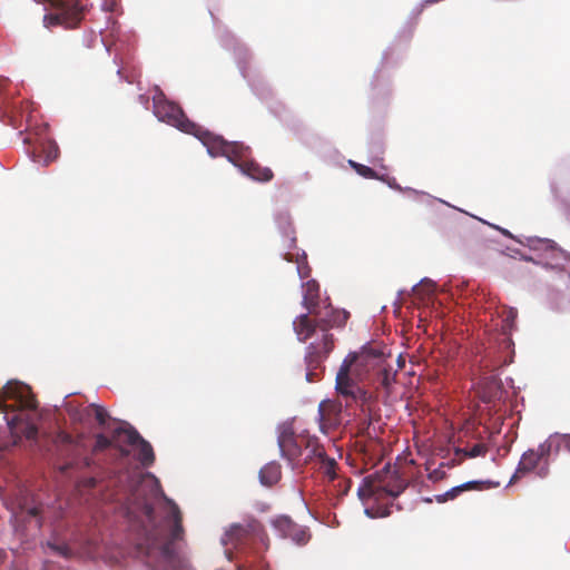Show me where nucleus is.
Wrapping results in <instances>:
<instances>
[{"mask_svg": "<svg viewBox=\"0 0 570 570\" xmlns=\"http://www.w3.org/2000/svg\"><path fill=\"white\" fill-rule=\"evenodd\" d=\"M128 509L138 511L144 520L132 524L136 530L135 548L138 557L159 570H191L188 557L179 550L177 542L183 540V517L178 505L169 499L167 515L156 521L153 504L142 497V487L135 483L126 494Z\"/></svg>", "mask_w": 570, "mask_h": 570, "instance_id": "f257e3e1", "label": "nucleus"}, {"mask_svg": "<svg viewBox=\"0 0 570 570\" xmlns=\"http://www.w3.org/2000/svg\"><path fill=\"white\" fill-rule=\"evenodd\" d=\"M390 350L381 342H370L358 351L350 352L343 360L335 380V389L340 396L346 400V405L356 403L361 406L365 419L361 431L371 434V404L375 391L384 389L390 393L395 382L396 371L393 370Z\"/></svg>", "mask_w": 570, "mask_h": 570, "instance_id": "f03ea898", "label": "nucleus"}, {"mask_svg": "<svg viewBox=\"0 0 570 570\" xmlns=\"http://www.w3.org/2000/svg\"><path fill=\"white\" fill-rule=\"evenodd\" d=\"M38 407L30 387L18 381L8 382L0 392V414L13 436L33 440L38 429L33 423V412Z\"/></svg>", "mask_w": 570, "mask_h": 570, "instance_id": "7ed1b4c3", "label": "nucleus"}, {"mask_svg": "<svg viewBox=\"0 0 570 570\" xmlns=\"http://www.w3.org/2000/svg\"><path fill=\"white\" fill-rule=\"evenodd\" d=\"M348 318L345 311L335 309L331 304H324L307 314H302L293 322L295 334L301 342H306L320 331L330 332L332 328L342 327Z\"/></svg>", "mask_w": 570, "mask_h": 570, "instance_id": "20e7f679", "label": "nucleus"}, {"mask_svg": "<svg viewBox=\"0 0 570 570\" xmlns=\"http://www.w3.org/2000/svg\"><path fill=\"white\" fill-rule=\"evenodd\" d=\"M407 487V481L402 478L397 470L385 468L382 471L363 479L357 489V495L362 501L372 498L382 500L385 498L399 497Z\"/></svg>", "mask_w": 570, "mask_h": 570, "instance_id": "39448f33", "label": "nucleus"}, {"mask_svg": "<svg viewBox=\"0 0 570 570\" xmlns=\"http://www.w3.org/2000/svg\"><path fill=\"white\" fill-rule=\"evenodd\" d=\"M52 12L43 16L47 28L62 26L76 28L85 17L86 4L82 0H52Z\"/></svg>", "mask_w": 570, "mask_h": 570, "instance_id": "423d86ee", "label": "nucleus"}, {"mask_svg": "<svg viewBox=\"0 0 570 570\" xmlns=\"http://www.w3.org/2000/svg\"><path fill=\"white\" fill-rule=\"evenodd\" d=\"M154 114L159 120L184 132L197 135L199 131V126L186 117L179 105L167 100L163 92L154 97Z\"/></svg>", "mask_w": 570, "mask_h": 570, "instance_id": "0eeeda50", "label": "nucleus"}, {"mask_svg": "<svg viewBox=\"0 0 570 570\" xmlns=\"http://www.w3.org/2000/svg\"><path fill=\"white\" fill-rule=\"evenodd\" d=\"M306 347L305 362L308 368H317L331 354L335 340L331 332L317 328Z\"/></svg>", "mask_w": 570, "mask_h": 570, "instance_id": "6e6552de", "label": "nucleus"}, {"mask_svg": "<svg viewBox=\"0 0 570 570\" xmlns=\"http://www.w3.org/2000/svg\"><path fill=\"white\" fill-rule=\"evenodd\" d=\"M196 136L199 137L204 146H206L210 156H224L232 164L235 159H238L237 155L244 150L243 144L236 141H227L220 136L213 135L208 131H203L200 127Z\"/></svg>", "mask_w": 570, "mask_h": 570, "instance_id": "1a4fd4ad", "label": "nucleus"}, {"mask_svg": "<svg viewBox=\"0 0 570 570\" xmlns=\"http://www.w3.org/2000/svg\"><path fill=\"white\" fill-rule=\"evenodd\" d=\"M306 434H295L291 426H283L278 434V446L284 458L295 461L303 454Z\"/></svg>", "mask_w": 570, "mask_h": 570, "instance_id": "9d476101", "label": "nucleus"}, {"mask_svg": "<svg viewBox=\"0 0 570 570\" xmlns=\"http://www.w3.org/2000/svg\"><path fill=\"white\" fill-rule=\"evenodd\" d=\"M272 524L282 538L291 539L299 546L306 544L311 539L308 529L295 523L287 515H279L275 518Z\"/></svg>", "mask_w": 570, "mask_h": 570, "instance_id": "9b49d317", "label": "nucleus"}, {"mask_svg": "<svg viewBox=\"0 0 570 570\" xmlns=\"http://www.w3.org/2000/svg\"><path fill=\"white\" fill-rule=\"evenodd\" d=\"M233 164L240 169L243 174L257 181H269L273 178V171L268 167H262L250 157V149L244 146L243 153L237 155Z\"/></svg>", "mask_w": 570, "mask_h": 570, "instance_id": "f8f14e48", "label": "nucleus"}, {"mask_svg": "<svg viewBox=\"0 0 570 570\" xmlns=\"http://www.w3.org/2000/svg\"><path fill=\"white\" fill-rule=\"evenodd\" d=\"M342 404L338 401L325 400L318 405L321 430L327 432L341 424Z\"/></svg>", "mask_w": 570, "mask_h": 570, "instance_id": "ddd939ff", "label": "nucleus"}, {"mask_svg": "<svg viewBox=\"0 0 570 570\" xmlns=\"http://www.w3.org/2000/svg\"><path fill=\"white\" fill-rule=\"evenodd\" d=\"M262 531L261 523L252 519L246 524H233L225 532L223 542L225 544H232L234 547H238L242 544L249 535L256 534Z\"/></svg>", "mask_w": 570, "mask_h": 570, "instance_id": "4468645a", "label": "nucleus"}, {"mask_svg": "<svg viewBox=\"0 0 570 570\" xmlns=\"http://www.w3.org/2000/svg\"><path fill=\"white\" fill-rule=\"evenodd\" d=\"M478 395L484 403L501 401L504 395L501 380L495 375L483 377L478 384Z\"/></svg>", "mask_w": 570, "mask_h": 570, "instance_id": "2eb2a0df", "label": "nucleus"}, {"mask_svg": "<svg viewBox=\"0 0 570 570\" xmlns=\"http://www.w3.org/2000/svg\"><path fill=\"white\" fill-rule=\"evenodd\" d=\"M59 156V148L57 144L51 139H43L33 146L30 151L32 161L42 164L43 166L49 165L56 160Z\"/></svg>", "mask_w": 570, "mask_h": 570, "instance_id": "dca6fc26", "label": "nucleus"}, {"mask_svg": "<svg viewBox=\"0 0 570 570\" xmlns=\"http://www.w3.org/2000/svg\"><path fill=\"white\" fill-rule=\"evenodd\" d=\"M492 485H493V483L490 481H469V482H465L463 484H460V485H456V487L450 489L442 495H438L436 500H438V502L443 503L448 500H453V499L458 498L460 494H462L465 491H472V490L481 491L484 489H489Z\"/></svg>", "mask_w": 570, "mask_h": 570, "instance_id": "f3484780", "label": "nucleus"}, {"mask_svg": "<svg viewBox=\"0 0 570 570\" xmlns=\"http://www.w3.org/2000/svg\"><path fill=\"white\" fill-rule=\"evenodd\" d=\"M115 444H128L135 446L141 435L131 425H120L112 430Z\"/></svg>", "mask_w": 570, "mask_h": 570, "instance_id": "a211bd4d", "label": "nucleus"}, {"mask_svg": "<svg viewBox=\"0 0 570 570\" xmlns=\"http://www.w3.org/2000/svg\"><path fill=\"white\" fill-rule=\"evenodd\" d=\"M304 295L303 305L311 313L316 307L321 306L320 303V285L316 281H307L303 284Z\"/></svg>", "mask_w": 570, "mask_h": 570, "instance_id": "6ab92c4d", "label": "nucleus"}, {"mask_svg": "<svg viewBox=\"0 0 570 570\" xmlns=\"http://www.w3.org/2000/svg\"><path fill=\"white\" fill-rule=\"evenodd\" d=\"M540 461L541 460L539 459L534 450L531 449L525 451L522 454L521 460L519 461L518 468L511 479V482L533 471L538 466Z\"/></svg>", "mask_w": 570, "mask_h": 570, "instance_id": "aec40b11", "label": "nucleus"}, {"mask_svg": "<svg viewBox=\"0 0 570 570\" xmlns=\"http://www.w3.org/2000/svg\"><path fill=\"white\" fill-rule=\"evenodd\" d=\"M281 465L276 462H271L264 465L259 471V480L262 484L272 487L276 484L281 479Z\"/></svg>", "mask_w": 570, "mask_h": 570, "instance_id": "412c9836", "label": "nucleus"}, {"mask_svg": "<svg viewBox=\"0 0 570 570\" xmlns=\"http://www.w3.org/2000/svg\"><path fill=\"white\" fill-rule=\"evenodd\" d=\"M137 448V459L142 466L148 468L155 462V453L149 442L141 438L135 445Z\"/></svg>", "mask_w": 570, "mask_h": 570, "instance_id": "4be33fe9", "label": "nucleus"}, {"mask_svg": "<svg viewBox=\"0 0 570 570\" xmlns=\"http://www.w3.org/2000/svg\"><path fill=\"white\" fill-rule=\"evenodd\" d=\"M304 449L307 451V455L305 458V461L312 460V459H318V452L322 454H325L324 446L318 442V439L316 436H312L309 434L305 435V442H304Z\"/></svg>", "mask_w": 570, "mask_h": 570, "instance_id": "5701e85b", "label": "nucleus"}, {"mask_svg": "<svg viewBox=\"0 0 570 570\" xmlns=\"http://www.w3.org/2000/svg\"><path fill=\"white\" fill-rule=\"evenodd\" d=\"M318 463H320V469L321 471L331 480L333 481L334 479H336L337 474H336V468H337V462L335 461V459L333 458H330L326 453L325 454H322L321 452H318V459H317Z\"/></svg>", "mask_w": 570, "mask_h": 570, "instance_id": "b1692460", "label": "nucleus"}, {"mask_svg": "<svg viewBox=\"0 0 570 570\" xmlns=\"http://www.w3.org/2000/svg\"><path fill=\"white\" fill-rule=\"evenodd\" d=\"M489 448L483 443H476L471 449H456L455 455L459 458V463L466 458L484 456Z\"/></svg>", "mask_w": 570, "mask_h": 570, "instance_id": "393cba45", "label": "nucleus"}, {"mask_svg": "<svg viewBox=\"0 0 570 570\" xmlns=\"http://www.w3.org/2000/svg\"><path fill=\"white\" fill-rule=\"evenodd\" d=\"M86 413H87V415L92 414L101 428H105L107 424V421L109 420V414L106 411V409L104 406H100L97 404H90L86 409Z\"/></svg>", "mask_w": 570, "mask_h": 570, "instance_id": "a878e982", "label": "nucleus"}, {"mask_svg": "<svg viewBox=\"0 0 570 570\" xmlns=\"http://www.w3.org/2000/svg\"><path fill=\"white\" fill-rule=\"evenodd\" d=\"M351 166L355 169V171L361 175L362 177L364 178H367V179H381V180H384V178L380 177L374 169H372L371 167L368 166H365V165H362V164H358V163H355V161H350Z\"/></svg>", "mask_w": 570, "mask_h": 570, "instance_id": "bb28decb", "label": "nucleus"}, {"mask_svg": "<svg viewBox=\"0 0 570 570\" xmlns=\"http://www.w3.org/2000/svg\"><path fill=\"white\" fill-rule=\"evenodd\" d=\"M112 444H115L112 435L110 438H108L101 433L96 435V441H95V450L96 451L106 450L109 446H111Z\"/></svg>", "mask_w": 570, "mask_h": 570, "instance_id": "cd10ccee", "label": "nucleus"}, {"mask_svg": "<svg viewBox=\"0 0 570 570\" xmlns=\"http://www.w3.org/2000/svg\"><path fill=\"white\" fill-rule=\"evenodd\" d=\"M553 449V441L551 439L546 440L534 450L540 460L547 459Z\"/></svg>", "mask_w": 570, "mask_h": 570, "instance_id": "c85d7f7f", "label": "nucleus"}, {"mask_svg": "<svg viewBox=\"0 0 570 570\" xmlns=\"http://www.w3.org/2000/svg\"><path fill=\"white\" fill-rule=\"evenodd\" d=\"M97 483H98V481L94 476L83 478L78 481L77 488L80 492H82V491H87V490H91V489L96 488Z\"/></svg>", "mask_w": 570, "mask_h": 570, "instance_id": "c756f323", "label": "nucleus"}, {"mask_svg": "<svg viewBox=\"0 0 570 570\" xmlns=\"http://www.w3.org/2000/svg\"><path fill=\"white\" fill-rule=\"evenodd\" d=\"M49 548L61 557L69 558L71 556V551L66 544L49 543Z\"/></svg>", "mask_w": 570, "mask_h": 570, "instance_id": "7c9ffc66", "label": "nucleus"}, {"mask_svg": "<svg viewBox=\"0 0 570 570\" xmlns=\"http://www.w3.org/2000/svg\"><path fill=\"white\" fill-rule=\"evenodd\" d=\"M563 448L570 452V434H562L559 436L557 449Z\"/></svg>", "mask_w": 570, "mask_h": 570, "instance_id": "2f4dec72", "label": "nucleus"}, {"mask_svg": "<svg viewBox=\"0 0 570 570\" xmlns=\"http://www.w3.org/2000/svg\"><path fill=\"white\" fill-rule=\"evenodd\" d=\"M445 472L442 469H435L429 474V479L436 482L444 479Z\"/></svg>", "mask_w": 570, "mask_h": 570, "instance_id": "473e14b6", "label": "nucleus"}, {"mask_svg": "<svg viewBox=\"0 0 570 570\" xmlns=\"http://www.w3.org/2000/svg\"><path fill=\"white\" fill-rule=\"evenodd\" d=\"M549 474V468L548 465L541 466L538 471V475L540 478H546Z\"/></svg>", "mask_w": 570, "mask_h": 570, "instance_id": "72a5a7b5", "label": "nucleus"}, {"mask_svg": "<svg viewBox=\"0 0 570 570\" xmlns=\"http://www.w3.org/2000/svg\"><path fill=\"white\" fill-rule=\"evenodd\" d=\"M40 510L38 507H32L28 510V514L31 517H37L39 514Z\"/></svg>", "mask_w": 570, "mask_h": 570, "instance_id": "f704fd0d", "label": "nucleus"}, {"mask_svg": "<svg viewBox=\"0 0 570 570\" xmlns=\"http://www.w3.org/2000/svg\"><path fill=\"white\" fill-rule=\"evenodd\" d=\"M72 464L71 463H67V464H63L60 466V471L66 474L68 473V471L71 469Z\"/></svg>", "mask_w": 570, "mask_h": 570, "instance_id": "c9c22d12", "label": "nucleus"}, {"mask_svg": "<svg viewBox=\"0 0 570 570\" xmlns=\"http://www.w3.org/2000/svg\"><path fill=\"white\" fill-rule=\"evenodd\" d=\"M62 440H63L65 442H71V436H70L69 434L63 433V434H62Z\"/></svg>", "mask_w": 570, "mask_h": 570, "instance_id": "e433bc0d", "label": "nucleus"}, {"mask_svg": "<svg viewBox=\"0 0 570 570\" xmlns=\"http://www.w3.org/2000/svg\"><path fill=\"white\" fill-rule=\"evenodd\" d=\"M389 185H390V187H393V188H396V189H401V187L395 184L394 179H393V184L389 181Z\"/></svg>", "mask_w": 570, "mask_h": 570, "instance_id": "4c0bfd02", "label": "nucleus"}, {"mask_svg": "<svg viewBox=\"0 0 570 570\" xmlns=\"http://www.w3.org/2000/svg\"><path fill=\"white\" fill-rule=\"evenodd\" d=\"M389 514H390V511H389V509H387V508H385V509L383 510V512H382L380 515H381V517H386V515H389Z\"/></svg>", "mask_w": 570, "mask_h": 570, "instance_id": "58836bf2", "label": "nucleus"}, {"mask_svg": "<svg viewBox=\"0 0 570 570\" xmlns=\"http://www.w3.org/2000/svg\"><path fill=\"white\" fill-rule=\"evenodd\" d=\"M298 274L302 278L307 277V273H303L299 267H298Z\"/></svg>", "mask_w": 570, "mask_h": 570, "instance_id": "ea45409f", "label": "nucleus"}, {"mask_svg": "<svg viewBox=\"0 0 570 570\" xmlns=\"http://www.w3.org/2000/svg\"><path fill=\"white\" fill-rule=\"evenodd\" d=\"M399 366L402 367L404 365V361L401 360V356L397 357Z\"/></svg>", "mask_w": 570, "mask_h": 570, "instance_id": "a19ab883", "label": "nucleus"}, {"mask_svg": "<svg viewBox=\"0 0 570 570\" xmlns=\"http://www.w3.org/2000/svg\"><path fill=\"white\" fill-rule=\"evenodd\" d=\"M438 0H426V2L429 3H433V2H436Z\"/></svg>", "mask_w": 570, "mask_h": 570, "instance_id": "79ce46f5", "label": "nucleus"}, {"mask_svg": "<svg viewBox=\"0 0 570 570\" xmlns=\"http://www.w3.org/2000/svg\"><path fill=\"white\" fill-rule=\"evenodd\" d=\"M434 284L429 282V287H431V289L433 288Z\"/></svg>", "mask_w": 570, "mask_h": 570, "instance_id": "37998d69", "label": "nucleus"}, {"mask_svg": "<svg viewBox=\"0 0 570 570\" xmlns=\"http://www.w3.org/2000/svg\"><path fill=\"white\" fill-rule=\"evenodd\" d=\"M3 81L2 79H0V82Z\"/></svg>", "mask_w": 570, "mask_h": 570, "instance_id": "c03bdc74", "label": "nucleus"}]
</instances>
